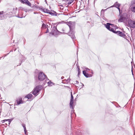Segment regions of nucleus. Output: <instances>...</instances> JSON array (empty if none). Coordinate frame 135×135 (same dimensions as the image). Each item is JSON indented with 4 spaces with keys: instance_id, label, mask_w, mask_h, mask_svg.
<instances>
[{
    "instance_id": "obj_12",
    "label": "nucleus",
    "mask_w": 135,
    "mask_h": 135,
    "mask_svg": "<svg viewBox=\"0 0 135 135\" xmlns=\"http://www.w3.org/2000/svg\"><path fill=\"white\" fill-rule=\"evenodd\" d=\"M32 94L35 96V97L36 96L38 95V93L39 92V91L37 90L35 88L33 89L32 91Z\"/></svg>"
},
{
    "instance_id": "obj_30",
    "label": "nucleus",
    "mask_w": 135,
    "mask_h": 135,
    "mask_svg": "<svg viewBox=\"0 0 135 135\" xmlns=\"http://www.w3.org/2000/svg\"><path fill=\"white\" fill-rule=\"evenodd\" d=\"M32 7L33 8H36V9H38L39 8V7L37 6L33 5Z\"/></svg>"
},
{
    "instance_id": "obj_10",
    "label": "nucleus",
    "mask_w": 135,
    "mask_h": 135,
    "mask_svg": "<svg viewBox=\"0 0 135 135\" xmlns=\"http://www.w3.org/2000/svg\"><path fill=\"white\" fill-rule=\"evenodd\" d=\"M83 73L84 75L86 78L90 77L92 76V74L86 73V71L85 70H83Z\"/></svg>"
},
{
    "instance_id": "obj_64",
    "label": "nucleus",
    "mask_w": 135,
    "mask_h": 135,
    "mask_svg": "<svg viewBox=\"0 0 135 135\" xmlns=\"http://www.w3.org/2000/svg\"><path fill=\"white\" fill-rule=\"evenodd\" d=\"M97 15L98 16H98V15L97 14Z\"/></svg>"
},
{
    "instance_id": "obj_18",
    "label": "nucleus",
    "mask_w": 135,
    "mask_h": 135,
    "mask_svg": "<svg viewBox=\"0 0 135 135\" xmlns=\"http://www.w3.org/2000/svg\"><path fill=\"white\" fill-rule=\"evenodd\" d=\"M33 97V95L32 94H29L28 95H26L25 97V98H27L28 99H31Z\"/></svg>"
},
{
    "instance_id": "obj_60",
    "label": "nucleus",
    "mask_w": 135,
    "mask_h": 135,
    "mask_svg": "<svg viewBox=\"0 0 135 135\" xmlns=\"http://www.w3.org/2000/svg\"><path fill=\"white\" fill-rule=\"evenodd\" d=\"M27 9H26V12H27Z\"/></svg>"
},
{
    "instance_id": "obj_5",
    "label": "nucleus",
    "mask_w": 135,
    "mask_h": 135,
    "mask_svg": "<svg viewBox=\"0 0 135 135\" xmlns=\"http://www.w3.org/2000/svg\"><path fill=\"white\" fill-rule=\"evenodd\" d=\"M120 18L118 20V22H124L126 21V18L127 17V15L126 13H123V14H120Z\"/></svg>"
},
{
    "instance_id": "obj_43",
    "label": "nucleus",
    "mask_w": 135,
    "mask_h": 135,
    "mask_svg": "<svg viewBox=\"0 0 135 135\" xmlns=\"http://www.w3.org/2000/svg\"><path fill=\"white\" fill-rule=\"evenodd\" d=\"M17 17L19 18H22V17H20L19 16H17Z\"/></svg>"
},
{
    "instance_id": "obj_8",
    "label": "nucleus",
    "mask_w": 135,
    "mask_h": 135,
    "mask_svg": "<svg viewBox=\"0 0 135 135\" xmlns=\"http://www.w3.org/2000/svg\"><path fill=\"white\" fill-rule=\"evenodd\" d=\"M128 24L130 28H135V20L133 21L131 20H128Z\"/></svg>"
},
{
    "instance_id": "obj_28",
    "label": "nucleus",
    "mask_w": 135,
    "mask_h": 135,
    "mask_svg": "<svg viewBox=\"0 0 135 135\" xmlns=\"http://www.w3.org/2000/svg\"><path fill=\"white\" fill-rule=\"evenodd\" d=\"M107 9H102L101 11V15H104V12H105V10H106Z\"/></svg>"
},
{
    "instance_id": "obj_63",
    "label": "nucleus",
    "mask_w": 135,
    "mask_h": 135,
    "mask_svg": "<svg viewBox=\"0 0 135 135\" xmlns=\"http://www.w3.org/2000/svg\"><path fill=\"white\" fill-rule=\"evenodd\" d=\"M132 62H131V64H132Z\"/></svg>"
},
{
    "instance_id": "obj_41",
    "label": "nucleus",
    "mask_w": 135,
    "mask_h": 135,
    "mask_svg": "<svg viewBox=\"0 0 135 135\" xmlns=\"http://www.w3.org/2000/svg\"><path fill=\"white\" fill-rule=\"evenodd\" d=\"M90 73L91 74H93V71L92 70H91V72Z\"/></svg>"
},
{
    "instance_id": "obj_59",
    "label": "nucleus",
    "mask_w": 135,
    "mask_h": 135,
    "mask_svg": "<svg viewBox=\"0 0 135 135\" xmlns=\"http://www.w3.org/2000/svg\"><path fill=\"white\" fill-rule=\"evenodd\" d=\"M63 22H64V21H62V23H63Z\"/></svg>"
},
{
    "instance_id": "obj_54",
    "label": "nucleus",
    "mask_w": 135,
    "mask_h": 135,
    "mask_svg": "<svg viewBox=\"0 0 135 135\" xmlns=\"http://www.w3.org/2000/svg\"><path fill=\"white\" fill-rule=\"evenodd\" d=\"M5 124L6 125V126H7V123H6Z\"/></svg>"
},
{
    "instance_id": "obj_56",
    "label": "nucleus",
    "mask_w": 135,
    "mask_h": 135,
    "mask_svg": "<svg viewBox=\"0 0 135 135\" xmlns=\"http://www.w3.org/2000/svg\"><path fill=\"white\" fill-rule=\"evenodd\" d=\"M78 66H77V68H78Z\"/></svg>"
},
{
    "instance_id": "obj_29",
    "label": "nucleus",
    "mask_w": 135,
    "mask_h": 135,
    "mask_svg": "<svg viewBox=\"0 0 135 135\" xmlns=\"http://www.w3.org/2000/svg\"><path fill=\"white\" fill-rule=\"evenodd\" d=\"M28 1V0H21V1L22 3L26 4Z\"/></svg>"
},
{
    "instance_id": "obj_44",
    "label": "nucleus",
    "mask_w": 135,
    "mask_h": 135,
    "mask_svg": "<svg viewBox=\"0 0 135 135\" xmlns=\"http://www.w3.org/2000/svg\"><path fill=\"white\" fill-rule=\"evenodd\" d=\"M62 30V32H64V31H64V29H63V28L62 29V30Z\"/></svg>"
},
{
    "instance_id": "obj_7",
    "label": "nucleus",
    "mask_w": 135,
    "mask_h": 135,
    "mask_svg": "<svg viewBox=\"0 0 135 135\" xmlns=\"http://www.w3.org/2000/svg\"><path fill=\"white\" fill-rule=\"evenodd\" d=\"M111 25V26H112L114 25L113 24H112L110 23H107L106 24H104V26L109 31H110L114 33V32L115 30H114V29L112 27H111L110 26Z\"/></svg>"
},
{
    "instance_id": "obj_46",
    "label": "nucleus",
    "mask_w": 135,
    "mask_h": 135,
    "mask_svg": "<svg viewBox=\"0 0 135 135\" xmlns=\"http://www.w3.org/2000/svg\"><path fill=\"white\" fill-rule=\"evenodd\" d=\"M76 82L77 84H78L79 83V82L78 81H76Z\"/></svg>"
},
{
    "instance_id": "obj_6",
    "label": "nucleus",
    "mask_w": 135,
    "mask_h": 135,
    "mask_svg": "<svg viewBox=\"0 0 135 135\" xmlns=\"http://www.w3.org/2000/svg\"><path fill=\"white\" fill-rule=\"evenodd\" d=\"M71 98L70 100V108L72 109V110H74V108L75 106L74 104V97L72 94V93H71Z\"/></svg>"
},
{
    "instance_id": "obj_34",
    "label": "nucleus",
    "mask_w": 135,
    "mask_h": 135,
    "mask_svg": "<svg viewBox=\"0 0 135 135\" xmlns=\"http://www.w3.org/2000/svg\"><path fill=\"white\" fill-rule=\"evenodd\" d=\"M119 7H118L117 8V9H118V10L119 11V15H120V14H121V13L122 12V11H121H121H120V9L119 8Z\"/></svg>"
},
{
    "instance_id": "obj_53",
    "label": "nucleus",
    "mask_w": 135,
    "mask_h": 135,
    "mask_svg": "<svg viewBox=\"0 0 135 135\" xmlns=\"http://www.w3.org/2000/svg\"><path fill=\"white\" fill-rule=\"evenodd\" d=\"M53 11L54 13H56V12L54 11Z\"/></svg>"
},
{
    "instance_id": "obj_39",
    "label": "nucleus",
    "mask_w": 135,
    "mask_h": 135,
    "mask_svg": "<svg viewBox=\"0 0 135 135\" xmlns=\"http://www.w3.org/2000/svg\"><path fill=\"white\" fill-rule=\"evenodd\" d=\"M77 4H80V5H81V2H80V1H79V2H77Z\"/></svg>"
},
{
    "instance_id": "obj_47",
    "label": "nucleus",
    "mask_w": 135,
    "mask_h": 135,
    "mask_svg": "<svg viewBox=\"0 0 135 135\" xmlns=\"http://www.w3.org/2000/svg\"><path fill=\"white\" fill-rule=\"evenodd\" d=\"M78 51H77V53H76V54H77V57L78 56Z\"/></svg>"
},
{
    "instance_id": "obj_37",
    "label": "nucleus",
    "mask_w": 135,
    "mask_h": 135,
    "mask_svg": "<svg viewBox=\"0 0 135 135\" xmlns=\"http://www.w3.org/2000/svg\"><path fill=\"white\" fill-rule=\"evenodd\" d=\"M38 9H39L40 10L42 11L43 12V9H43L42 8H41L40 7H39Z\"/></svg>"
},
{
    "instance_id": "obj_24",
    "label": "nucleus",
    "mask_w": 135,
    "mask_h": 135,
    "mask_svg": "<svg viewBox=\"0 0 135 135\" xmlns=\"http://www.w3.org/2000/svg\"><path fill=\"white\" fill-rule=\"evenodd\" d=\"M25 59H26L25 58H23L22 59H21L20 60V61L21 62L20 63V64L19 65H21V64L22 63V62L24 61H25ZM18 65H18L17 66H18Z\"/></svg>"
},
{
    "instance_id": "obj_50",
    "label": "nucleus",
    "mask_w": 135,
    "mask_h": 135,
    "mask_svg": "<svg viewBox=\"0 0 135 135\" xmlns=\"http://www.w3.org/2000/svg\"><path fill=\"white\" fill-rule=\"evenodd\" d=\"M47 0H45V2H46V3H47V1H46Z\"/></svg>"
},
{
    "instance_id": "obj_33",
    "label": "nucleus",
    "mask_w": 135,
    "mask_h": 135,
    "mask_svg": "<svg viewBox=\"0 0 135 135\" xmlns=\"http://www.w3.org/2000/svg\"><path fill=\"white\" fill-rule=\"evenodd\" d=\"M22 126H23V127L24 130V129L26 130V127L25 124H22Z\"/></svg>"
},
{
    "instance_id": "obj_26",
    "label": "nucleus",
    "mask_w": 135,
    "mask_h": 135,
    "mask_svg": "<svg viewBox=\"0 0 135 135\" xmlns=\"http://www.w3.org/2000/svg\"><path fill=\"white\" fill-rule=\"evenodd\" d=\"M78 76H79L80 74V69L79 66H78Z\"/></svg>"
},
{
    "instance_id": "obj_52",
    "label": "nucleus",
    "mask_w": 135,
    "mask_h": 135,
    "mask_svg": "<svg viewBox=\"0 0 135 135\" xmlns=\"http://www.w3.org/2000/svg\"><path fill=\"white\" fill-rule=\"evenodd\" d=\"M31 9H28V11H31Z\"/></svg>"
},
{
    "instance_id": "obj_13",
    "label": "nucleus",
    "mask_w": 135,
    "mask_h": 135,
    "mask_svg": "<svg viewBox=\"0 0 135 135\" xmlns=\"http://www.w3.org/2000/svg\"><path fill=\"white\" fill-rule=\"evenodd\" d=\"M16 101L17 103V105H18L21 104H22L23 103L22 101V98H20L19 99L16 100Z\"/></svg>"
},
{
    "instance_id": "obj_48",
    "label": "nucleus",
    "mask_w": 135,
    "mask_h": 135,
    "mask_svg": "<svg viewBox=\"0 0 135 135\" xmlns=\"http://www.w3.org/2000/svg\"><path fill=\"white\" fill-rule=\"evenodd\" d=\"M132 74H133V72H132Z\"/></svg>"
},
{
    "instance_id": "obj_2",
    "label": "nucleus",
    "mask_w": 135,
    "mask_h": 135,
    "mask_svg": "<svg viewBox=\"0 0 135 135\" xmlns=\"http://www.w3.org/2000/svg\"><path fill=\"white\" fill-rule=\"evenodd\" d=\"M52 29L51 32H50V34H51L52 35H54L55 36L56 35H58L62 33H65V32H61L59 31L57 29V27L55 26H54L52 27H51Z\"/></svg>"
},
{
    "instance_id": "obj_27",
    "label": "nucleus",
    "mask_w": 135,
    "mask_h": 135,
    "mask_svg": "<svg viewBox=\"0 0 135 135\" xmlns=\"http://www.w3.org/2000/svg\"><path fill=\"white\" fill-rule=\"evenodd\" d=\"M135 6V0H133L131 2V6Z\"/></svg>"
},
{
    "instance_id": "obj_14",
    "label": "nucleus",
    "mask_w": 135,
    "mask_h": 135,
    "mask_svg": "<svg viewBox=\"0 0 135 135\" xmlns=\"http://www.w3.org/2000/svg\"><path fill=\"white\" fill-rule=\"evenodd\" d=\"M42 85H38L36 86L35 89L36 90H38L39 91V92L40 90L42 89Z\"/></svg>"
},
{
    "instance_id": "obj_9",
    "label": "nucleus",
    "mask_w": 135,
    "mask_h": 135,
    "mask_svg": "<svg viewBox=\"0 0 135 135\" xmlns=\"http://www.w3.org/2000/svg\"><path fill=\"white\" fill-rule=\"evenodd\" d=\"M114 33L120 36L121 37H124L126 36V35L124 33L119 31H116L115 30Z\"/></svg>"
},
{
    "instance_id": "obj_51",
    "label": "nucleus",
    "mask_w": 135,
    "mask_h": 135,
    "mask_svg": "<svg viewBox=\"0 0 135 135\" xmlns=\"http://www.w3.org/2000/svg\"><path fill=\"white\" fill-rule=\"evenodd\" d=\"M82 84L83 86H84V84Z\"/></svg>"
},
{
    "instance_id": "obj_1",
    "label": "nucleus",
    "mask_w": 135,
    "mask_h": 135,
    "mask_svg": "<svg viewBox=\"0 0 135 135\" xmlns=\"http://www.w3.org/2000/svg\"><path fill=\"white\" fill-rule=\"evenodd\" d=\"M39 71L36 69L35 71V73L36 74L35 76V79L36 81H43L46 78V80H49L46 76L42 72H38Z\"/></svg>"
},
{
    "instance_id": "obj_62",
    "label": "nucleus",
    "mask_w": 135,
    "mask_h": 135,
    "mask_svg": "<svg viewBox=\"0 0 135 135\" xmlns=\"http://www.w3.org/2000/svg\"><path fill=\"white\" fill-rule=\"evenodd\" d=\"M134 67H135V65L134 64Z\"/></svg>"
},
{
    "instance_id": "obj_23",
    "label": "nucleus",
    "mask_w": 135,
    "mask_h": 135,
    "mask_svg": "<svg viewBox=\"0 0 135 135\" xmlns=\"http://www.w3.org/2000/svg\"><path fill=\"white\" fill-rule=\"evenodd\" d=\"M74 1V0H67V1L68 2L67 4L68 5L70 4Z\"/></svg>"
},
{
    "instance_id": "obj_32",
    "label": "nucleus",
    "mask_w": 135,
    "mask_h": 135,
    "mask_svg": "<svg viewBox=\"0 0 135 135\" xmlns=\"http://www.w3.org/2000/svg\"><path fill=\"white\" fill-rule=\"evenodd\" d=\"M112 27L113 29H114H114H116L117 28H118V27L116 26H112Z\"/></svg>"
},
{
    "instance_id": "obj_11",
    "label": "nucleus",
    "mask_w": 135,
    "mask_h": 135,
    "mask_svg": "<svg viewBox=\"0 0 135 135\" xmlns=\"http://www.w3.org/2000/svg\"><path fill=\"white\" fill-rule=\"evenodd\" d=\"M3 11L0 12V20L6 18L5 13L3 14Z\"/></svg>"
},
{
    "instance_id": "obj_49",
    "label": "nucleus",
    "mask_w": 135,
    "mask_h": 135,
    "mask_svg": "<svg viewBox=\"0 0 135 135\" xmlns=\"http://www.w3.org/2000/svg\"><path fill=\"white\" fill-rule=\"evenodd\" d=\"M62 13H59V14H58V15H62Z\"/></svg>"
},
{
    "instance_id": "obj_21",
    "label": "nucleus",
    "mask_w": 135,
    "mask_h": 135,
    "mask_svg": "<svg viewBox=\"0 0 135 135\" xmlns=\"http://www.w3.org/2000/svg\"><path fill=\"white\" fill-rule=\"evenodd\" d=\"M50 10H48L47 9L44 8L43 9V12L45 13H48L49 12Z\"/></svg>"
},
{
    "instance_id": "obj_31",
    "label": "nucleus",
    "mask_w": 135,
    "mask_h": 135,
    "mask_svg": "<svg viewBox=\"0 0 135 135\" xmlns=\"http://www.w3.org/2000/svg\"><path fill=\"white\" fill-rule=\"evenodd\" d=\"M26 4H27L28 6H31V3L29 2L28 1H27V2H26Z\"/></svg>"
},
{
    "instance_id": "obj_25",
    "label": "nucleus",
    "mask_w": 135,
    "mask_h": 135,
    "mask_svg": "<svg viewBox=\"0 0 135 135\" xmlns=\"http://www.w3.org/2000/svg\"><path fill=\"white\" fill-rule=\"evenodd\" d=\"M48 13L51 15L52 16L55 15V16H57V15L56 14H54L53 13L50 11Z\"/></svg>"
},
{
    "instance_id": "obj_3",
    "label": "nucleus",
    "mask_w": 135,
    "mask_h": 135,
    "mask_svg": "<svg viewBox=\"0 0 135 135\" xmlns=\"http://www.w3.org/2000/svg\"><path fill=\"white\" fill-rule=\"evenodd\" d=\"M67 23V25L69 26L70 28V31L68 33L70 35V34H72V32L73 31H74L73 30L74 28L75 27V25L74 22L71 21H69V22H66Z\"/></svg>"
},
{
    "instance_id": "obj_15",
    "label": "nucleus",
    "mask_w": 135,
    "mask_h": 135,
    "mask_svg": "<svg viewBox=\"0 0 135 135\" xmlns=\"http://www.w3.org/2000/svg\"><path fill=\"white\" fill-rule=\"evenodd\" d=\"M13 119H4L3 120H2L1 121L2 122V123H3L5 122V121H8V124H9V125L10 124L11 122L13 120Z\"/></svg>"
},
{
    "instance_id": "obj_40",
    "label": "nucleus",
    "mask_w": 135,
    "mask_h": 135,
    "mask_svg": "<svg viewBox=\"0 0 135 135\" xmlns=\"http://www.w3.org/2000/svg\"><path fill=\"white\" fill-rule=\"evenodd\" d=\"M49 29L48 28H47V31L45 32V33H47L49 32Z\"/></svg>"
},
{
    "instance_id": "obj_42",
    "label": "nucleus",
    "mask_w": 135,
    "mask_h": 135,
    "mask_svg": "<svg viewBox=\"0 0 135 135\" xmlns=\"http://www.w3.org/2000/svg\"><path fill=\"white\" fill-rule=\"evenodd\" d=\"M9 53H10V52H9V53H8L7 54H6V55H4V57H5V56H7V55H8V54H9Z\"/></svg>"
},
{
    "instance_id": "obj_61",
    "label": "nucleus",
    "mask_w": 135,
    "mask_h": 135,
    "mask_svg": "<svg viewBox=\"0 0 135 135\" xmlns=\"http://www.w3.org/2000/svg\"><path fill=\"white\" fill-rule=\"evenodd\" d=\"M97 13H98V12H97V13H96V14H97Z\"/></svg>"
},
{
    "instance_id": "obj_45",
    "label": "nucleus",
    "mask_w": 135,
    "mask_h": 135,
    "mask_svg": "<svg viewBox=\"0 0 135 135\" xmlns=\"http://www.w3.org/2000/svg\"><path fill=\"white\" fill-rule=\"evenodd\" d=\"M64 78V77L63 76H62L61 77V79H63Z\"/></svg>"
},
{
    "instance_id": "obj_36",
    "label": "nucleus",
    "mask_w": 135,
    "mask_h": 135,
    "mask_svg": "<svg viewBox=\"0 0 135 135\" xmlns=\"http://www.w3.org/2000/svg\"><path fill=\"white\" fill-rule=\"evenodd\" d=\"M67 83H69L70 81V78H68L67 80H66Z\"/></svg>"
},
{
    "instance_id": "obj_16",
    "label": "nucleus",
    "mask_w": 135,
    "mask_h": 135,
    "mask_svg": "<svg viewBox=\"0 0 135 135\" xmlns=\"http://www.w3.org/2000/svg\"><path fill=\"white\" fill-rule=\"evenodd\" d=\"M120 6V4L118 3L117 2H116L113 5V6L110 7H115L116 8H118Z\"/></svg>"
},
{
    "instance_id": "obj_22",
    "label": "nucleus",
    "mask_w": 135,
    "mask_h": 135,
    "mask_svg": "<svg viewBox=\"0 0 135 135\" xmlns=\"http://www.w3.org/2000/svg\"><path fill=\"white\" fill-rule=\"evenodd\" d=\"M47 26H48L47 25L46 26L45 24L43 23L42 24L41 28L42 29L43 28H47Z\"/></svg>"
},
{
    "instance_id": "obj_58",
    "label": "nucleus",
    "mask_w": 135,
    "mask_h": 135,
    "mask_svg": "<svg viewBox=\"0 0 135 135\" xmlns=\"http://www.w3.org/2000/svg\"><path fill=\"white\" fill-rule=\"evenodd\" d=\"M97 0H94V3L95 2V1H97Z\"/></svg>"
},
{
    "instance_id": "obj_55",
    "label": "nucleus",
    "mask_w": 135,
    "mask_h": 135,
    "mask_svg": "<svg viewBox=\"0 0 135 135\" xmlns=\"http://www.w3.org/2000/svg\"><path fill=\"white\" fill-rule=\"evenodd\" d=\"M3 57H0V59H1V58H2Z\"/></svg>"
},
{
    "instance_id": "obj_19",
    "label": "nucleus",
    "mask_w": 135,
    "mask_h": 135,
    "mask_svg": "<svg viewBox=\"0 0 135 135\" xmlns=\"http://www.w3.org/2000/svg\"><path fill=\"white\" fill-rule=\"evenodd\" d=\"M47 84L49 86H52L53 85H54L55 84L51 82L50 81L48 82Z\"/></svg>"
},
{
    "instance_id": "obj_35",
    "label": "nucleus",
    "mask_w": 135,
    "mask_h": 135,
    "mask_svg": "<svg viewBox=\"0 0 135 135\" xmlns=\"http://www.w3.org/2000/svg\"><path fill=\"white\" fill-rule=\"evenodd\" d=\"M85 71H87V72H88V71H90V69L89 68H85Z\"/></svg>"
},
{
    "instance_id": "obj_4",
    "label": "nucleus",
    "mask_w": 135,
    "mask_h": 135,
    "mask_svg": "<svg viewBox=\"0 0 135 135\" xmlns=\"http://www.w3.org/2000/svg\"><path fill=\"white\" fill-rule=\"evenodd\" d=\"M17 8H16V9H13L12 12H9V11H7L6 12H5V15H6V17H12L13 16H14V15L16 14V11L17 9Z\"/></svg>"
},
{
    "instance_id": "obj_17",
    "label": "nucleus",
    "mask_w": 135,
    "mask_h": 135,
    "mask_svg": "<svg viewBox=\"0 0 135 135\" xmlns=\"http://www.w3.org/2000/svg\"><path fill=\"white\" fill-rule=\"evenodd\" d=\"M75 32L73 31L72 32V34H70V35H70L68 33L69 35L70 36V37L73 39H74L75 38Z\"/></svg>"
},
{
    "instance_id": "obj_57",
    "label": "nucleus",
    "mask_w": 135,
    "mask_h": 135,
    "mask_svg": "<svg viewBox=\"0 0 135 135\" xmlns=\"http://www.w3.org/2000/svg\"><path fill=\"white\" fill-rule=\"evenodd\" d=\"M34 13L35 14L36 13V12H34Z\"/></svg>"
},
{
    "instance_id": "obj_20",
    "label": "nucleus",
    "mask_w": 135,
    "mask_h": 135,
    "mask_svg": "<svg viewBox=\"0 0 135 135\" xmlns=\"http://www.w3.org/2000/svg\"><path fill=\"white\" fill-rule=\"evenodd\" d=\"M131 10L134 12H135V6H131Z\"/></svg>"
},
{
    "instance_id": "obj_38",
    "label": "nucleus",
    "mask_w": 135,
    "mask_h": 135,
    "mask_svg": "<svg viewBox=\"0 0 135 135\" xmlns=\"http://www.w3.org/2000/svg\"><path fill=\"white\" fill-rule=\"evenodd\" d=\"M24 132H25V134H26V135H27V131L26 130H26L24 129Z\"/></svg>"
}]
</instances>
